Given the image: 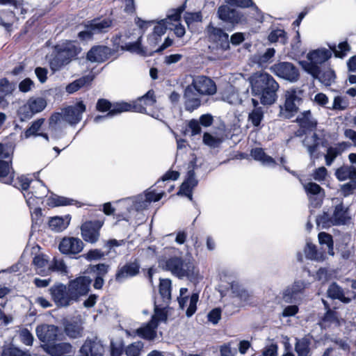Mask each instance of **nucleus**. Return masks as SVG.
I'll list each match as a JSON object with an SVG mask.
<instances>
[{"instance_id":"nucleus-1","label":"nucleus","mask_w":356,"mask_h":356,"mask_svg":"<svg viewBox=\"0 0 356 356\" xmlns=\"http://www.w3.org/2000/svg\"><path fill=\"white\" fill-rule=\"evenodd\" d=\"M159 266L179 279L186 277L190 280H195L199 276V270L195 266L193 259H184L177 256L163 257L159 260Z\"/></svg>"},{"instance_id":"nucleus-2","label":"nucleus","mask_w":356,"mask_h":356,"mask_svg":"<svg viewBox=\"0 0 356 356\" xmlns=\"http://www.w3.org/2000/svg\"><path fill=\"white\" fill-rule=\"evenodd\" d=\"M56 54L50 61V67L58 71L69 63L81 51V47L72 41H64L55 46Z\"/></svg>"},{"instance_id":"nucleus-3","label":"nucleus","mask_w":356,"mask_h":356,"mask_svg":"<svg viewBox=\"0 0 356 356\" xmlns=\"http://www.w3.org/2000/svg\"><path fill=\"white\" fill-rule=\"evenodd\" d=\"M332 203L337 204L332 213L324 211L317 217L316 221L318 226L321 225L323 228H327L334 225H345L350 220L348 208L343 206L342 202L334 198Z\"/></svg>"},{"instance_id":"nucleus-4","label":"nucleus","mask_w":356,"mask_h":356,"mask_svg":"<svg viewBox=\"0 0 356 356\" xmlns=\"http://www.w3.org/2000/svg\"><path fill=\"white\" fill-rule=\"evenodd\" d=\"M168 318L165 307L160 308L155 305L154 314L150 321L136 330V334L147 340H153L156 337V329L159 323L165 322Z\"/></svg>"},{"instance_id":"nucleus-5","label":"nucleus","mask_w":356,"mask_h":356,"mask_svg":"<svg viewBox=\"0 0 356 356\" xmlns=\"http://www.w3.org/2000/svg\"><path fill=\"white\" fill-rule=\"evenodd\" d=\"M332 56V51L323 48L309 52L307 58L308 61H302L300 63L303 69L313 76L319 74L318 65L327 61Z\"/></svg>"},{"instance_id":"nucleus-6","label":"nucleus","mask_w":356,"mask_h":356,"mask_svg":"<svg viewBox=\"0 0 356 356\" xmlns=\"http://www.w3.org/2000/svg\"><path fill=\"white\" fill-rule=\"evenodd\" d=\"M13 149L11 147L0 143V178L6 184H12L14 172L11 168Z\"/></svg>"},{"instance_id":"nucleus-7","label":"nucleus","mask_w":356,"mask_h":356,"mask_svg":"<svg viewBox=\"0 0 356 356\" xmlns=\"http://www.w3.org/2000/svg\"><path fill=\"white\" fill-rule=\"evenodd\" d=\"M301 92L296 89H289L285 92L284 106H280V116L289 119L298 111V106L302 100Z\"/></svg>"},{"instance_id":"nucleus-8","label":"nucleus","mask_w":356,"mask_h":356,"mask_svg":"<svg viewBox=\"0 0 356 356\" xmlns=\"http://www.w3.org/2000/svg\"><path fill=\"white\" fill-rule=\"evenodd\" d=\"M47 106V102L42 97H31L26 104L19 107L18 115L21 120L30 119L34 114L42 111Z\"/></svg>"},{"instance_id":"nucleus-9","label":"nucleus","mask_w":356,"mask_h":356,"mask_svg":"<svg viewBox=\"0 0 356 356\" xmlns=\"http://www.w3.org/2000/svg\"><path fill=\"white\" fill-rule=\"evenodd\" d=\"M309 283L303 280L295 281L288 286L282 293V300L286 303H298L301 302L305 290L309 287Z\"/></svg>"},{"instance_id":"nucleus-10","label":"nucleus","mask_w":356,"mask_h":356,"mask_svg":"<svg viewBox=\"0 0 356 356\" xmlns=\"http://www.w3.org/2000/svg\"><path fill=\"white\" fill-rule=\"evenodd\" d=\"M217 15L220 19L232 26L247 22L246 17L242 12L231 8L229 5L220 6L218 9Z\"/></svg>"},{"instance_id":"nucleus-11","label":"nucleus","mask_w":356,"mask_h":356,"mask_svg":"<svg viewBox=\"0 0 356 356\" xmlns=\"http://www.w3.org/2000/svg\"><path fill=\"white\" fill-rule=\"evenodd\" d=\"M52 300L58 307H68L74 302L68 286L59 283L49 289Z\"/></svg>"},{"instance_id":"nucleus-12","label":"nucleus","mask_w":356,"mask_h":356,"mask_svg":"<svg viewBox=\"0 0 356 356\" xmlns=\"http://www.w3.org/2000/svg\"><path fill=\"white\" fill-rule=\"evenodd\" d=\"M271 72L290 82H296L299 78V71L291 63L280 62L272 65Z\"/></svg>"},{"instance_id":"nucleus-13","label":"nucleus","mask_w":356,"mask_h":356,"mask_svg":"<svg viewBox=\"0 0 356 356\" xmlns=\"http://www.w3.org/2000/svg\"><path fill=\"white\" fill-rule=\"evenodd\" d=\"M91 282L92 280L89 277L81 276L68 283V289L74 302L78 301L80 297L88 293Z\"/></svg>"},{"instance_id":"nucleus-14","label":"nucleus","mask_w":356,"mask_h":356,"mask_svg":"<svg viewBox=\"0 0 356 356\" xmlns=\"http://www.w3.org/2000/svg\"><path fill=\"white\" fill-rule=\"evenodd\" d=\"M111 25V21L107 19L92 20L86 25L85 30L79 33V38L82 40H90L94 34L107 31Z\"/></svg>"},{"instance_id":"nucleus-15","label":"nucleus","mask_w":356,"mask_h":356,"mask_svg":"<svg viewBox=\"0 0 356 356\" xmlns=\"http://www.w3.org/2000/svg\"><path fill=\"white\" fill-rule=\"evenodd\" d=\"M187 292L188 289L181 288L179 290V296L177 298V300L179 307L181 309H184L186 307V315L188 317H191L196 312L199 295L197 293H194L189 297L186 296Z\"/></svg>"},{"instance_id":"nucleus-16","label":"nucleus","mask_w":356,"mask_h":356,"mask_svg":"<svg viewBox=\"0 0 356 356\" xmlns=\"http://www.w3.org/2000/svg\"><path fill=\"white\" fill-rule=\"evenodd\" d=\"M202 95H211L216 92V86L213 81L205 76H195L189 84Z\"/></svg>"},{"instance_id":"nucleus-17","label":"nucleus","mask_w":356,"mask_h":356,"mask_svg":"<svg viewBox=\"0 0 356 356\" xmlns=\"http://www.w3.org/2000/svg\"><path fill=\"white\" fill-rule=\"evenodd\" d=\"M104 225V220L87 221L81 227L83 238L89 243H95L99 236V229Z\"/></svg>"},{"instance_id":"nucleus-18","label":"nucleus","mask_w":356,"mask_h":356,"mask_svg":"<svg viewBox=\"0 0 356 356\" xmlns=\"http://www.w3.org/2000/svg\"><path fill=\"white\" fill-rule=\"evenodd\" d=\"M59 328L54 325L40 324L35 328V334L38 339L44 344H49L58 339Z\"/></svg>"},{"instance_id":"nucleus-19","label":"nucleus","mask_w":356,"mask_h":356,"mask_svg":"<svg viewBox=\"0 0 356 356\" xmlns=\"http://www.w3.org/2000/svg\"><path fill=\"white\" fill-rule=\"evenodd\" d=\"M206 33L209 40L216 43L222 49L229 48V35L222 29L209 24L206 29Z\"/></svg>"},{"instance_id":"nucleus-20","label":"nucleus","mask_w":356,"mask_h":356,"mask_svg":"<svg viewBox=\"0 0 356 356\" xmlns=\"http://www.w3.org/2000/svg\"><path fill=\"white\" fill-rule=\"evenodd\" d=\"M86 105L79 102L74 106H70L63 109V120L70 125L78 124L81 118L82 114L86 111Z\"/></svg>"},{"instance_id":"nucleus-21","label":"nucleus","mask_w":356,"mask_h":356,"mask_svg":"<svg viewBox=\"0 0 356 356\" xmlns=\"http://www.w3.org/2000/svg\"><path fill=\"white\" fill-rule=\"evenodd\" d=\"M48 191L47 188L41 181H36L31 186V191L24 194L29 207H31L38 204L43 197L47 196Z\"/></svg>"},{"instance_id":"nucleus-22","label":"nucleus","mask_w":356,"mask_h":356,"mask_svg":"<svg viewBox=\"0 0 356 356\" xmlns=\"http://www.w3.org/2000/svg\"><path fill=\"white\" fill-rule=\"evenodd\" d=\"M42 349L51 356H74L75 348L70 343L61 342L54 344H43Z\"/></svg>"},{"instance_id":"nucleus-23","label":"nucleus","mask_w":356,"mask_h":356,"mask_svg":"<svg viewBox=\"0 0 356 356\" xmlns=\"http://www.w3.org/2000/svg\"><path fill=\"white\" fill-rule=\"evenodd\" d=\"M271 81H276L268 73L256 72L253 74L250 77L252 94L261 92L266 90V88H268L270 85H273Z\"/></svg>"},{"instance_id":"nucleus-24","label":"nucleus","mask_w":356,"mask_h":356,"mask_svg":"<svg viewBox=\"0 0 356 356\" xmlns=\"http://www.w3.org/2000/svg\"><path fill=\"white\" fill-rule=\"evenodd\" d=\"M138 35H140L136 41H126V36H116L113 40L114 44L117 46V47H120L122 50H127L142 55H147L140 45L141 33L139 32Z\"/></svg>"},{"instance_id":"nucleus-25","label":"nucleus","mask_w":356,"mask_h":356,"mask_svg":"<svg viewBox=\"0 0 356 356\" xmlns=\"http://www.w3.org/2000/svg\"><path fill=\"white\" fill-rule=\"evenodd\" d=\"M183 12V8L180 7L172 11V13L168 15V17L161 20L154 28V34L161 36L165 33L166 29H172L170 26V22H177L179 21L181 14Z\"/></svg>"},{"instance_id":"nucleus-26","label":"nucleus","mask_w":356,"mask_h":356,"mask_svg":"<svg viewBox=\"0 0 356 356\" xmlns=\"http://www.w3.org/2000/svg\"><path fill=\"white\" fill-rule=\"evenodd\" d=\"M104 351V346L97 337L86 339L80 350L83 356H101Z\"/></svg>"},{"instance_id":"nucleus-27","label":"nucleus","mask_w":356,"mask_h":356,"mask_svg":"<svg viewBox=\"0 0 356 356\" xmlns=\"http://www.w3.org/2000/svg\"><path fill=\"white\" fill-rule=\"evenodd\" d=\"M83 248L81 240L74 237L64 238L59 244V250L63 254H78Z\"/></svg>"},{"instance_id":"nucleus-28","label":"nucleus","mask_w":356,"mask_h":356,"mask_svg":"<svg viewBox=\"0 0 356 356\" xmlns=\"http://www.w3.org/2000/svg\"><path fill=\"white\" fill-rule=\"evenodd\" d=\"M164 193H156L154 190L149 188L144 195H140L137 197L135 202V207L137 210L147 209L152 202H158L163 196Z\"/></svg>"},{"instance_id":"nucleus-29","label":"nucleus","mask_w":356,"mask_h":356,"mask_svg":"<svg viewBox=\"0 0 356 356\" xmlns=\"http://www.w3.org/2000/svg\"><path fill=\"white\" fill-rule=\"evenodd\" d=\"M83 322L81 318L65 321L63 323L64 332L70 339L81 337L83 333Z\"/></svg>"},{"instance_id":"nucleus-30","label":"nucleus","mask_w":356,"mask_h":356,"mask_svg":"<svg viewBox=\"0 0 356 356\" xmlns=\"http://www.w3.org/2000/svg\"><path fill=\"white\" fill-rule=\"evenodd\" d=\"M200 94L189 85L185 88L184 94V106L186 111H193L201 104Z\"/></svg>"},{"instance_id":"nucleus-31","label":"nucleus","mask_w":356,"mask_h":356,"mask_svg":"<svg viewBox=\"0 0 356 356\" xmlns=\"http://www.w3.org/2000/svg\"><path fill=\"white\" fill-rule=\"evenodd\" d=\"M271 83L273 85H270L268 88H266L264 91L253 93V95L259 97L260 102L262 104L271 105L274 104L277 99V91L279 89V84L277 81H271Z\"/></svg>"},{"instance_id":"nucleus-32","label":"nucleus","mask_w":356,"mask_h":356,"mask_svg":"<svg viewBox=\"0 0 356 356\" xmlns=\"http://www.w3.org/2000/svg\"><path fill=\"white\" fill-rule=\"evenodd\" d=\"M140 265L137 262L127 263L118 268L115 280L117 282H122L125 280L136 276L139 273Z\"/></svg>"},{"instance_id":"nucleus-33","label":"nucleus","mask_w":356,"mask_h":356,"mask_svg":"<svg viewBox=\"0 0 356 356\" xmlns=\"http://www.w3.org/2000/svg\"><path fill=\"white\" fill-rule=\"evenodd\" d=\"M328 296L333 299H339L344 303H348L354 299L356 294L354 291L344 292L336 283H332L327 289Z\"/></svg>"},{"instance_id":"nucleus-34","label":"nucleus","mask_w":356,"mask_h":356,"mask_svg":"<svg viewBox=\"0 0 356 356\" xmlns=\"http://www.w3.org/2000/svg\"><path fill=\"white\" fill-rule=\"evenodd\" d=\"M111 49L106 46H95L87 54V59L92 63H102L107 60Z\"/></svg>"},{"instance_id":"nucleus-35","label":"nucleus","mask_w":356,"mask_h":356,"mask_svg":"<svg viewBox=\"0 0 356 356\" xmlns=\"http://www.w3.org/2000/svg\"><path fill=\"white\" fill-rule=\"evenodd\" d=\"M155 102L154 92L149 90L135 102L134 109L136 112L147 113V107L153 106Z\"/></svg>"},{"instance_id":"nucleus-36","label":"nucleus","mask_w":356,"mask_h":356,"mask_svg":"<svg viewBox=\"0 0 356 356\" xmlns=\"http://www.w3.org/2000/svg\"><path fill=\"white\" fill-rule=\"evenodd\" d=\"M197 184V180L195 179V172L193 170H189L187 174L186 179L182 183L178 195L184 194L189 198L190 200H193L192 190Z\"/></svg>"},{"instance_id":"nucleus-37","label":"nucleus","mask_w":356,"mask_h":356,"mask_svg":"<svg viewBox=\"0 0 356 356\" xmlns=\"http://www.w3.org/2000/svg\"><path fill=\"white\" fill-rule=\"evenodd\" d=\"M349 147V143L342 142L334 146L328 147L326 154L325 155L326 165L328 166L331 165L334 159Z\"/></svg>"},{"instance_id":"nucleus-38","label":"nucleus","mask_w":356,"mask_h":356,"mask_svg":"<svg viewBox=\"0 0 356 356\" xmlns=\"http://www.w3.org/2000/svg\"><path fill=\"white\" fill-rule=\"evenodd\" d=\"M225 2L231 6L238 7L241 8H251L254 12V17L259 20L262 18L261 12L255 5L252 0H225Z\"/></svg>"},{"instance_id":"nucleus-39","label":"nucleus","mask_w":356,"mask_h":356,"mask_svg":"<svg viewBox=\"0 0 356 356\" xmlns=\"http://www.w3.org/2000/svg\"><path fill=\"white\" fill-rule=\"evenodd\" d=\"M221 99L232 105L240 104L242 102L238 90L232 85L227 86L221 92Z\"/></svg>"},{"instance_id":"nucleus-40","label":"nucleus","mask_w":356,"mask_h":356,"mask_svg":"<svg viewBox=\"0 0 356 356\" xmlns=\"http://www.w3.org/2000/svg\"><path fill=\"white\" fill-rule=\"evenodd\" d=\"M335 176L339 181L356 180V166L353 165H343L337 169Z\"/></svg>"},{"instance_id":"nucleus-41","label":"nucleus","mask_w":356,"mask_h":356,"mask_svg":"<svg viewBox=\"0 0 356 356\" xmlns=\"http://www.w3.org/2000/svg\"><path fill=\"white\" fill-rule=\"evenodd\" d=\"M70 219L69 216H65L64 217H52L49 220V227L51 230L56 232H62L67 227Z\"/></svg>"},{"instance_id":"nucleus-42","label":"nucleus","mask_w":356,"mask_h":356,"mask_svg":"<svg viewBox=\"0 0 356 356\" xmlns=\"http://www.w3.org/2000/svg\"><path fill=\"white\" fill-rule=\"evenodd\" d=\"M131 108V106L127 103H119L115 104L113 108L106 114L104 115H97L94 118V122L95 123L100 122L102 120L111 118L114 116L115 115L121 113L122 112L129 111Z\"/></svg>"},{"instance_id":"nucleus-43","label":"nucleus","mask_w":356,"mask_h":356,"mask_svg":"<svg viewBox=\"0 0 356 356\" xmlns=\"http://www.w3.org/2000/svg\"><path fill=\"white\" fill-rule=\"evenodd\" d=\"M230 289L234 297L238 298L241 301L247 302L251 295L238 282L232 281L230 284Z\"/></svg>"},{"instance_id":"nucleus-44","label":"nucleus","mask_w":356,"mask_h":356,"mask_svg":"<svg viewBox=\"0 0 356 356\" xmlns=\"http://www.w3.org/2000/svg\"><path fill=\"white\" fill-rule=\"evenodd\" d=\"M251 156L263 165L272 167L275 165V161L271 156L266 155L261 148L253 149L251 151Z\"/></svg>"},{"instance_id":"nucleus-45","label":"nucleus","mask_w":356,"mask_h":356,"mask_svg":"<svg viewBox=\"0 0 356 356\" xmlns=\"http://www.w3.org/2000/svg\"><path fill=\"white\" fill-rule=\"evenodd\" d=\"M303 145L307 148L311 157L317 149L319 145V138L316 134L307 135L302 141Z\"/></svg>"},{"instance_id":"nucleus-46","label":"nucleus","mask_w":356,"mask_h":356,"mask_svg":"<svg viewBox=\"0 0 356 356\" xmlns=\"http://www.w3.org/2000/svg\"><path fill=\"white\" fill-rule=\"evenodd\" d=\"M296 122L303 128H312L316 126V121L312 117L310 111H306L300 113L296 118Z\"/></svg>"},{"instance_id":"nucleus-47","label":"nucleus","mask_w":356,"mask_h":356,"mask_svg":"<svg viewBox=\"0 0 356 356\" xmlns=\"http://www.w3.org/2000/svg\"><path fill=\"white\" fill-rule=\"evenodd\" d=\"M310 341L307 338L296 339L295 351L298 356H309Z\"/></svg>"},{"instance_id":"nucleus-48","label":"nucleus","mask_w":356,"mask_h":356,"mask_svg":"<svg viewBox=\"0 0 356 356\" xmlns=\"http://www.w3.org/2000/svg\"><path fill=\"white\" fill-rule=\"evenodd\" d=\"M305 254L307 258L312 260L322 261L325 259L323 253L318 252L316 250V245L309 242L307 243L306 247L305 248Z\"/></svg>"},{"instance_id":"nucleus-49","label":"nucleus","mask_w":356,"mask_h":356,"mask_svg":"<svg viewBox=\"0 0 356 356\" xmlns=\"http://www.w3.org/2000/svg\"><path fill=\"white\" fill-rule=\"evenodd\" d=\"M159 293L166 304L171 299V281L168 279L161 280L159 285Z\"/></svg>"},{"instance_id":"nucleus-50","label":"nucleus","mask_w":356,"mask_h":356,"mask_svg":"<svg viewBox=\"0 0 356 356\" xmlns=\"http://www.w3.org/2000/svg\"><path fill=\"white\" fill-rule=\"evenodd\" d=\"M144 344L142 341H136L129 346L124 349V353L127 356H139L143 350Z\"/></svg>"},{"instance_id":"nucleus-51","label":"nucleus","mask_w":356,"mask_h":356,"mask_svg":"<svg viewBox=\"0 0 356 356\" xmlns=\"http://www.w3.org/2000/svg\"><path fill=\"white\" fill-rule=\"evenodd\" d=\"M314 77L318 78L324 85L330 86L334 81L335 74L332 69H327L322 72L319 70V74Z\"/></svg>"},{"instance_id":"nucleus-52","label":"nucleus","mask_w":356,"mask_h":356,"mask_svg":"<svg viewBox=\"0 0 356 356\" xmlns=\"http://www.w3.org/2000/svg\"><path fill=\"white\" fill-rule=\"evenodd\" d=\"M330 49L333 51L336 57L342 58L346 54L350 51V46L347 42H343L338 44L337 47L335 45H330Z\"/></svg>"},{"instance_id":"nucleus-53","label":"nucleus","mask_w":356,"mask_h":356,"mask_svg":"<svg viewBox=\"0 0 356 356\" xmlns=\"http://www.w3.org/2000/svg\"><path fill=\"white\" fill-rule=\"evenodd\" d=\"M318 237L320 244L326 245L328 248V254L331 256H333L334 252L333 249V240L332 236L325 232H320Z\"/></svg>"},{"instance_id":"nucleus-54","label":"nucleus","mask_w":356,"mask_h":356,"mask_svg":"<svg viewBox=\"0 0 356 356\" xmlns=\"http://www.w3.org/2000/svg\"><path fill=\"white\" fill-rule=\"evenodd\" d=\"M70 200L65 197L53 194L47 199V204L50 207H60L70 204Z\"/></svg>"},{"instance_id":"nucleus-55","label":"nucleus","mask_w":356,"mask_h":356,"mask_svg":"<svg viewBox=\"0 0 356 356\" xmlns=\"http://www.w3.org/2000/svg\"><path fill=\"white\" fill-rule=\"evenodd\" d=\"M275 50L273 48H268L262 54L255 58L256 63L259 67H264L275 55Z\"/></svg>"},{"instance_id":"nucleus-56","label":"nucleus","mask_w":356,"mask_h":356,"mask_svg":"<svg viewBox=\"0 0 356 356\" xmlns=\"http://www.w3.org/2000/svg\"><path fill=\"white\" fill-rule=\"evenodd\" d=\"M67 266L61 259L54 258L49 265L48 270L57 271L60 273H67Z\"/></svg>"},{"instance_id":"nucleus-57","label":"nucleus","mask_w":356,"mask_h":356,"mask_svg":"<svg viewBox=\"0 0 356 356\" xmlns=\"http://www.w3.org/2000/svg\"><path fill=\"white\" fill-rule=\"evenodd\" d=\"M263 118L264 113L261 108H256L249 114L248 120L254 127H257L260 124Z\"/></svg>"},{"instance_id":"nucleus-58","label":"nucleus","mask_w":356,"mask_h":356,"mask_svg":"<svg viewBox=\"0 0 356 356\" xmlns=\"http://www.w3.org/2000/svg\"><path fill=\"white\" fill-rule=\"evenodd\" d=\"M348 106V102L345 97L341 96H336L334 98L332 106L327 108L332 110L343 111L345 110Z\"/></svg>"},{"instance_id":"nucleus-59","label":"nucleus","mask_w":356,"mask_h":356,"mask_svg":"<svg viewBox=\"0 0 356 356\" xmlns=\"http://www.w3.org/2000/svg\"><path fill=\"white\" fill-rule=\"evenodd\" d=\"M44 122V118H40L37 120L34 121L31 127L26 131L25 132V137L29 138L31 136H36L37 132L40 129L42 125Z\"/></svg>"},{"instance_id":"nucleus-60","label":"nucleus","mask_w":356,"mask_h":356,"mask_svg":"<svg viewBox=\"0 0 356 356\" xmlns=\"http://www.w3.org/2000/svg\"><path fill=\"white\" fill-rule=\"evenodd\" d=\"M34 266L38 270V273H44V268L47 265V259L43 254H37L35 256L33 260Z\"/></svg>"},{"instance_id":"nucleus-61","label":"nucleus","mask_w":356,"mask_h":356,"mask_svg":"<svg viewBox=\"0 0 356 356\" xmlns=\"http://www.w3.org/2000/svg\"><path fill=\"white\" fill-rule=\"evenodd\" d=\"M62 120H63V111L60 113H56L53 114L49 119V129L51 131H56L57 129V127L58 125H60Z\"/></svg>"},{"instance_id":"nucleus-62","label":"nucleus","mask_w":356,"mask_h":356,"mask_svg":"<svg viewBox=\"0 0 356 356\" xmlns=\"http://www.w3.org/2000/svg\"><path fill=\"white\" fill-rule=\"evenodd\" d=\"M268 39L271 42L280 41L284 42L286 40V33L284 30L277 29L270 33Z\"/></svg>"},{"instance_id":"nucleus-63","label":"nucleus","mask_w":356,"mask_h":356,"mask_svg":"<svg viewBox=\"0 0 356 356\" xmlns=\"http://www.w3.org/2000/svg\"><path fill=\"white\" fill-rule=\"evenodd\" d=\"M19 338L21 341L26 346H32L34 337L29 330L24 328L19 332Z\"/></svg>"},{"instance_id":"nucleus-64","label":"nucleus","mask_w":356,"mask_h":356,"mask_svg":"<svg viewBox=\"0 0 356 356\" xmlns=\"http://www.w3.org/2000/svg\"><path fill=\"white\" fill-rule=\"evenodd\" d=\"M356 190V180H352L341 185V191L343 196L346 197L353 194Z\"/></svg>"}]
</instances>
